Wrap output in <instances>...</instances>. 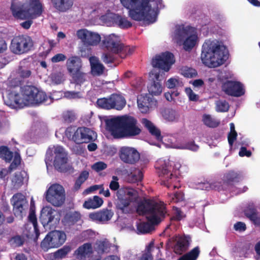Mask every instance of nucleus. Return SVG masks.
Listing matches in <instances>:
<instances>
[{"instance_id": "f257e3e1", "label": "nucleus", "mask_w": 260, "mask_h": 260, "mask_svg": "<svg viewBox=\"0 0 260 260\" xmlns=\"http://www.w3.org/2000/svg\"><path fill=\"white\" fill-rule=\"evenodd\" d=\"M58 98L53 95L48 97L45 92L34 86L27 85L14 89L8 93L4 101L5 104L12 108H23L24 106L37 105L43 103L47 104L52 102V100Z\"/></svg>"}, {"instance_id": "f03ea898", "label": "nucleus", "mask_w": 260, "mask_h": 260, "mask_svg": "<svg viewBox=\"0 0 260 260\" xmlns=\"http://www.w3.org/2000/svg\"><path fill=\"white\" fill-rule=\"evenodd\" d=\"M132 19L152 24L156 21L161 0H119Z\"/></svg>"}, {"instance_id": "7ed1b4c3", "label": "nucleus", "mask_w": 260, "mask_h": 260, "mask_svg": "<svg viewBox=\"0 0 260 260\" xmlns=\"http://www.w3.org/2000/svg\"><path fill=\"white\" fill-rule=\"evenodd\" d=\"M228 58V50L224 44L215 39L205 41L202 48L201 59L209 68H216L223 64Z\"/></svg>"}, {"instance_id": "20e7f679", "label": "nucleus", "mask_w": 260, "mask_h": 260, "mask_svg": "<svg viewBox=\"0 0 260 260\" xmlns=\"http://www.w3.org/2000/svg\"><path fill=\"white\" fill-rule=\"evenodd\" d=\"M137 212L145 216L148 221L138 224L137 230L141 233L149 232L152 229V225L160 222L166 213L164 204L155 201L141 203L137 208Z\"/></svg>"}, {"instance_id": "39448f33", "label": "nucleus", "mask_w": 260, "mask_h": 260, "mask_svg": "<svg viewBox=\"0 0 260 260\" xmlns=\"http://www.w3.org/2000/svg\"><path fill=\"white\" fill-rule=\"evenodd\" d=\"M106 127L115 138H123L139 135L141 129L133 117L124 115L107 118Z\"/></svg>"}, {"instance_id": "423d86ee", "label": "nucleus", "mask_w": 260, "mask_h": 260, "mask_svg": "<svg viewBox=\"0 0 260 260\" xmlns=\"http://www.w3.org/2000/svg\"><path fill=\"white\" fill-rule=\"evenodd\" d=\"M117 7L111 2L101 4L90 12L89 19L94 22L100 20L103 23H114L122 28L131 27L132 23L127 18L113 13L117 11Z\"/></svg>"}, {"instance_id": "0eeeda50", "label": "nucleus", "mask_w": 260, "mask_h": 260, "mask_svg": "<svg viewBox=\"0 0 260 260\" xmlns=\"http://www.w3.org/2000/svg\"><path fill=\"white\" fill-rule=\"evenodd\" d=\"M172 38L174 42L183 50L190 51L199 44L200 34L197 28L179 25L176 26L172 32Z\"/></svg>"}, {"instance_id": "6e6552de", "label": "nucleus", "mask_w": 260, "mask_h": 260, "mask_svg": "<svg viewBox=\"0 0 260 260\" xmlns=\"http://www.w3.org/2000/svg\"><path fill=\"white\" fill-rule=\"evenodd\" d=\"M11 10L16 18L33 19L41 15L43 7L39 0H26L23 3L13 0Z\"/></svg>"}, {"instance_id": "1a4fd4ad", "label": "nucleus", "mask_w": 260, "mask_h": 260, "mask_svg": "<svg viewBox=\"0 0 260 260\" xmlns=\"http://www.w3.org/2000/svg\"><path fill=\"white\" fill-rule=\"evenodd\" d=\"M53 159L56 169L60 172L68 170L70 166L68 163L67 153L63 147L57 145L49 148L47 151L45 159L47 167L51 165Z\"/></svg>"}, {"instance_id": "9d476101", "label": "nucleus", "mask_w": 260, "mask_h": 260, "mask_svg": "<svg viewBox=\"0 0 260 260\" xmlns=\"http://www.w3.org/2000/svg\"><path fill=\"white\" fill-rule=\"evenodd\" d=\"M102 44L107 51L113 53H120L122 58L124 57L126 54H131L132 52L128 47L123 46L119 36L115 34L105 35Z\"/></svg>"}, {"instance_id": "9b49d317", "label": "nucleus", "mask_w": 260, "mask_h": 260, "mask_svg": "<svg viewBox=\"0 0 260 260\" xmlns=\"http://www.w3.org/2000/svg\"><path fill=\"white\" fill-rule=\"evenodd\" d=\"M65 135L69 139L77 143H87L96 138V134L94 132L85 127H68L66 131Z\"/></svg>"}, {"instance_id": "f8f14e48", "label": "nucleus", "mask_w": 260, "mask_h": 260, "mask_svg": "<svg viewBox=\"0 0 260 260\" xmlns=\"http://www.w3.org/2000/svg\"><path fill=\"white\" fill-rule=\"evenodd\" d=\"M47 202L54 207L61 206L66 199L65 190L63 186L58 183L50 184L44 194Z\"/></svg>"}, {"instance_id": "ddd939ff", "label": "nucleus", "mask_w": 260, "mask_h": 260, "mask_svg": "<svg viewBox=\"0 0 260 260\" xmlns=\"http://www.w3.org/2000/svg\"><path fill=\"white\" fill-rule=\"evenodd\" d=\"M67 70L77 86H80L86 81V75L81 71L82 62L77 56H72L67 61Z\"/></svg>"}, {"instance_id": "4468645a", "label": "nucleus", "mask_w": 260, "mask_h": 260, "mask_svg": "<svg viewBox=\"0 0 260 260\" xmlns=\"http://www.w3.org/2000/svg\"><path fill=\"white\" fill-rule=\"evenodd\" d=\"M66 240V234L60 231H53L49 233L41 244L42 249L46 251L50 248H57Z\"/></svg>"}, {"instance_id": "2eb2a0df", "label": "nucleus", "mask_w": 260, "mask_h": 260, "mask_svg": "<svg viewBox=\"0 0 260 260\" xmlns=\"http://www.w3.org/2000/svg\"><path fill=\"white\" fill-rule=\"evenodd\" d=\"M34 42L30 37L27 36H19L14 38L10 48L16 54H22L31 49Z\"/></svg>"}, {"instance_id": "dca6fc26", "label": "nucleus", "mask_w": 260, "mask_h": 260, "mask_svg": "<svg viewBox=\"0 0 260 260\" xmlns=\"http://www.w3.org/2000/svg\"><path fill=\"white\" fill-rule=\"evenodd\" d=\"M117 207L125 212L127 211L126 208L136 199L137 192L132 188H121L117 191Z\"/></svg>"}, {"instance_id": "f3484780", "label": "nucleus", "mask_w": 260, "mask_h": 260, "mask_svg": "<svg viewBox=\"0 0 260 260\" xmlns=\"http://www.w3.org/2000/svg\"><path fill=\"white\" fill-rule=\"evenodd\" d=\"M155 167L158 170L159 175H167L170 174L169 177H166L167 183H165L166 185L169 183V179L172 178L173 176L172 172H176L179 170L181 167V165L179 162L174 161L170 159L158 160L156 163Z\"/></svg>"}, {"instance_id": "a211bd4d", "label": "nucleus", "mask_w": 260, "mask_h": 260, "mask_svg": "<svg viewBox=\"0 0 260 260\" xmlns=\"http://www.w3.org/2000/svg\"><path fill=\"white\" fill-rule=\"evenodd\" d=\"M40 219L44 227L51 228L58 223L60 215L58 211L50 206H46L42 208Z\"/></svg>"}, {"instance_id": "6ab92c4d", "label": "nucleus", "mask_w": 260, "mask_h": 260, "mask_svg": "<svg viewBox=\"0 0 260 260\" xmlns=\"http://www.w3.org/2000/svg\"><path fill=\"white\" fill-rule=\"evenodd\" d=\"M175 62L173 54L170 52H166L156 55L152 59V64L155 68L168 72Z\"/></svg>"}, {"instance_id": "aec40b11", "label": "nucleus", "mask_w": 260, "mask_h": 260, "mask_svg": "<svg viewBox=\"0 0 260 260\" xmlns=\"http://www.w3.org/2000/svg\"><path fill=\"white\" fill-rule=\"evenodd\" d=\"M76 36L84 44L87 46H96L101 41L102 39L98 32L85 28L78 30Z\"/></svg>"}, {"instance_id": "412c9836", "label": "nucleus", "mask_w": 260, "mask_h": 260, "mask_svg": "<svg viewBox=\"0 0 260 260\" xmlns=\"http://www.w3.org/2000/svg\"><path fill=\"white\" fill-rule=\"evenodd\" d=\"M11 203L15 216L22 218L25 215L28 207V202L25 196L20 193L14 194L11 199Z\"/></svg>"}, {"instance_id": "4be33fe9", "label": "nucleus", "mask_w": 260, "mask_h": 260, "mask_svg": "<svg viewBox=\"0 0 260 260\" xmlns=\"http://www.w3.org/2000/svg\"><path fill=\"white\" fill-rule=\"evenodd\" d=\"M222 90L228 95L240 96L244 94V86L240 82L236 80L225 81L222 85Z\"/></svg>"}, {"instance_id": "5701e85b", "label": "nucleus", "mask_w": 260, "mask_h": 260, "mask_svg": "<svg viewBox=\"0 0 260 260\" xmlns=\"http://www.w3.org/2000/svg\"><path fill=\"white\" fill-rule=\"evenodd\" d=\"M150 82L148 86V90L150 94L157 96L160 95L164 87L161 83L159 72L153 70L149 74Z\"/></svg>"}, {"instance_id": "b1692460", "label": "nucleus", "mask_w": 260, "mask_h": 260, "mask_svg": "<svg viewBox=\"0 0 260 260\" xmlns=\"http://www.w3.org/2000/svg\"><path fill=\"white\" fill-rule=\"evenodd\" d=\"M119 156L122 161L128 164H134L140 159L139 153L132 147H121L119 151Z\"/></svg>"}, {"instance_id": "393cba45", "label": "nucleus", "mask_w": 260, "mask_h": 260, "mask_svg": "<svg viewBox=\"0 0 260 260\" xmlns=\"http://www.w3.org/2000/svg\"><path fill=\"white\" fill-rule=\"evenodd\" d=\"M0 157L6 162H10L13 158V161L10 166V171L15 169L20 163V156L18 153L13 154L5 146L0 147Z\"/></svg>"}, {"instance_id": "a878e982", "label": "nucleus", "mask_w": 260, "mask_h": 260, "mask_svg": "<svg viewBox=\"0 0 260 260\" xmlns=\"http://www.w3.org/2000/svg\"><path fill=\"white\" fill-rule=\"evenodd\" d=\"M233 74L229 71H213L210 75L207 81L210 85H218L220 83L232 79Z\"/></svg>"}, {"instance_id": "bb28decb", "label": "nucleus", "mask_w": 260, "mask_h": 260, "mask_svg": "<svg viewBox=\"0 0 260 260\" xmlns=\"http://www.w3.org/2000/svg\"><path fill=\"white\" fill-rule=\"evenodd\" d=\"M113 215L114 213L111 210L103 209L90 213L89 217L92 221L105 223L110 220Z\"/></svg>"}, {"instance_id": "cd10ccee", "label": "nucleus", "mask_w": 260, "mask_h": 260, "mask_svg": "<svg viewBox=\"0 0 260 260\" xmlns=\"http://www.w3.org/2000/svg\"><path fill=\"white\" fill-rule=\"evenodd\" d=\"M89 60L91 67V73L92 75L100 76L104 73L105 67L97 57L95 56L90 57Z\"/></svg>"}, {"instance_id": "c85d7f7f", "label": "nucleus", "mask_w": 260, "mask_h": 260, "mask_svg": "<svg viewBox=\"0 0 260 260\" xmlns=\"http://www.w3.org/2000/svg\"><path fill=\"white\" fill-rule=\"evenodd\" d=\"M151 102V99L147 94H141L138 96V106L142 113H146L148 111Z\"/></svg>"}, {"instance_id": "c756f323", "label": "nucleus", "mask_w": 260, "mask_h": 260, "mask_svg": "<svg viewBox=\"0 0 260 260\" xmlns=\"http://www.w3.org/2000/svg\"><path fill=\"white\" fill-rule=\"evenodd\" d=\"M93 252L91 244L85 243L80 246L75 251V255L79 259H84L88 257Z\"/></svg>"}, {"instance_id": "7c9ffc66", "label": "nucleus", "mask_w": 260, "mask_h": 260, "mask_svg": "<svg viewBox=\"0 0 260 260\" xmlns=\"http://www.w3.org/2000/svg\"><path fill=\"white\" fill-rule=\"evenodd\" d=\"M111 247L115 248V250L117 249L116 246H112L111 244L106 239L97 241L94 245L95 250L99 253L110 252Z\"/></svg>"}, {"instance_id": "2f4dec72", "label": "nucleus", "mask_w": 260, "mask_h": 260, "mask_svg": "<svg viewBox=\"0 0 260 260\" xmlns=\"http://www.w3.org/2000/svg\"><path fill=\"white\" fill-rule=\"evenodd\" d=\"M103 204V200L100 197L95 196L86 200L83 207L87 209H94L100 207Z\"/></svg>"}, {"instance_id": "473e14b6", "label": "nucleus", "mask_w": 260, "mask_h": 260, "mask_svg": "<svg viewBox=\"0 0 260 260\" xmlns=\"http://www.w3.org/2000/svg\"><path fill=\"white\" fill-rule=\"evenodd\" d=\"M188 247L187 240L183 237H177L175 238L174 250L176 253L181 254L185 251Z\"/></svg>"}, {"instance_id": "72a5a7b5", "label": "nucleus", "mask_w": 260, "mask_h": 260, "mask_svg": "<svg viewBox=\"0 0 260 260\" xmlns=\"http://www.w3.org/2000/svg\"><path fill=\"white\" fill-rule=\"evenodd\" d=\"M28 179L27 173L24 171L17 172L13 177L12 181L15 188H19Z\"/></svg>"}, {"instance_id": "f704fd0d", "label": "nucleus", "mask_w": 260, "mask_h": 260, "mask_svg": "<svg viewBox=\"0 0 260 260\" xmlns=\"http://www.w3.org/2000/svg\"><path fill=\"white\" fill-rule=\"evenodd\" d=\"M80 218L81 215L79 212L71 211L66 214L62 222L66 225H71L78 221Z\"/></svg>"}, {"instance_id": "c9c22d12", "label": "nucleus", "mask_w": 260, "mask_h": 260, "mask_svg": "<svg viewBox=\"0 0 260 260\" xmlns=\"http://www.w3.org/2000/svg\"><path fill=\"white\" fill-rule=\"evenodd\" d=\"M54 7L59 11H66L71 8L73 0H52Z\"/></svg>"}, {"instance_id": "e433bc0d", "label": "nucleus", "mask_w": 260, "mask_h": 260, "mask_svg": "<svg viewBox=\"0 0 260 260\" xmlns=\"http://www.w3.org/2000/svg\"><path fill=\"white\" fill-rule=\"evenodd\" d=\"M111 103L113 104V109H115L118 110H121L126 104L125 100L121 95L112 94L111 96Z\"/></svg>"}, {"instance_id": "4c0bfd02", "label": "nucleus", "mask_w": 260, "mask_h": 260, "mask_svg": "<svg viewBox=\"0 0 260 260\" xmlns=\"http://www.w3.org/2000/svg\"><path fill=\"white\" fill-rule=\"evenodd\" d=\"M143 124L149 130V132L154 136L158 140H161L160 132L153 123L146 119H143L142 120Z\"/></svg>"}, {"instance_id": "58836bf2", "label": "nucleus", "mask_w": 260, "mask_h": 260, "mask_svg": "<svg viewBox=\"0 0 260 260\" xmlns=\"http://www.w3.org/2000/svg\"><path fill=\"white\" fill-rule=\"evenodd\" d=\"M164 118L169 122H177L179 121L180 115L176 111L172 109L165 110L162 113Z\"/></svg>"}, {"instance_id": "ea45409f", "label": "nucleus", "mask_w": 260, "mask_h": 260, "mask_svg": "<svg viewBox=\"0 0 260 260\" xmlns=\"http://www.w3.org/2000/svg\"><path fill=\"white\" fill-rule=\"evenodd\" d=\"M143 178V173L142 171L137 169L131 170L128 174V179L129 182L135 183L141 181Z\"/></svg>"}, {"instance_id": "a19ab883", "label": "nucleus", "mask_w": 260, "mask_h": 260, "mask_svg": "<svg viewBox=\"0 0 260 260\" xmlns=\"http://www.w3.org/2000/svg\"><path fill=\"white\" fill-rule=\"evenodd\" d=\"M238 174L234 172L231 171L225 174L223 178V185L221 189H226L229 184L238 178Z\"/></svg>"}, {"instance_id": "79ce46f5", "label": "nucleus", "mask_w": 260, "mask_h": 260, "mask_svg": "<svg viewBox=\"0 0 260 260\" xmlns=\"http://www.w3.org/2000/svg\"><path fill=\"white\" fill-rule=\"evenodd\" d=\"M170 147L180 149H189L192 151H197L199 147L198 145L195 144L193 142H189L185 144H172L169 145Z\"/></svg>"}, {"instance_id": "37998d69", "label": "nucleus", "mask_w": 260, "mask_h": 260, "mask_svg": "<svg viewBox=\"0 0 260 260\" xmlns=\"http://www.w3.org/2000/svg\"><path fill=\"white\" fill-rule=\"evenodd\" d=\"M89 172L86 170L83 171L80 174L79 177L77 179L74 188V189L77 190L81 187L82 184L89 177Z\"/></svg>"}, {"instance_id": "c03bdc74", "label": "nucleus", "mask_w": 260, "mask_h": 260, "mask_svg": "<svg viewBox=\"0 0 260 260\" xmlns=\"http://www.w3.org/2000/svg\"><path fill=\"white\" fill-rule=\"evenodd\" d=\"M166 86L169 89H172L183 86V82L178 77H174L166 81Z\"/></svg>"}, {"instance_id": "a18cd8bd", "label": "nucleus", "mask_w": 260, "mask_h": 260, "mask_svg": "<svg viewBox=\"0 0 260 260\" xmlns=\"http://www.w3.org/2000/svg\"><path fill=\"white\" fill-rule=\"evenodd\" d=\"M179 73L184 77L191 78L197 76V72L193 68L188 67H183L180 70Z\"/></svg>"}, {"instance_id": "49530a36", "label": "nucleus", "mask_w": 260, "mask_h": 260, "mask_svg": "<svg viewBox=\"0 0 260 260\" xmlns=\"http://www.w3.org/2000/svg\"><path fill=\"white\" fill-rule=\"evenodd\" d=\"M245 214L256 225H260V217L253 209H247L245 210Z\"/></svg>"}, {"instance_id": "de8ad7c7", "label": "nucleus", "mask_w": 260, "mask_h": 260, "mask_svg": "<svg viewBox=\"0 0 260 260\" xmlns=\"http://www.w3.org/2000/svg\"><path fill=\"white\" fill-rule=\"evenodd\" d=\"M96 104L98 106L103 109H113V104L111 103V96L108 98H104L99 99L98 100Z\"/></svg>"}, {"instance_id": "09e8293b", "label": "nucleus", "mask_w": 260, "mask_h": 260, "mask_svg": "<svg viewBox=\"0 0 260 260\" xmlns=\"http://www.w3.org/2000/svg\"><path fill=\"white\" fill-rule=\"evenodd\" d=\"M203 121L207 126L211 127H215L218 125L219 122L213 118L211 115L205 114L203 116Z\"/></svg>"}, {"instance_id": "8fccbe9b", "label": "nucleus", "mask_w": 260, "mask_h": 260, "mask_svg": "<svg viewBox=\"0 0 260 260\" xmlns=\"http://www.w3.org/2000/svg\"><path fill=\"white\" fill-rule=\"evenodd\" d=\"M71 250L70 247L65 246L54 252V257L55 259H57L64 258L70 252Z\"/></svg>"}, {"instance_id": "3c124183", "label": "nucleus", "mask_w": 260, "mask_h": 260, "mask_svg": "<svg viewBox=\"0 0 260 260\" xmlns=\"http://www.w3.org/2000/svg\"><path fill=\"white\" fill-rule=\"evenodd\" d=\"M199 253V248L196 247L189 253L181 257L179 260H196L198 257Z\"/></svg>"}, {"instance_id": "603ef678", "label": "nucleus", "mask_w": 260, "mask_h": 260, "mask_svg": "<svg viewBox=\"0 0 260 260\" xmlns=\"http://www.w3.org/2000/svg\"><path fill=\"white\" fill-rule=\"evenodd\" d=\"M28 219L32 224L34 231L36 234V238H38L40 235V233L37 228V221L35 213V211L32 209H30L29 214L28 216Z\"/></svg>"}, {"instance_id": "864d4df0", "label": "nucleus", "mask_w": 260, "mask_h": 260, "mask_svg": "<svg viewBox=\"0 0 260 260\" xmlns=\"http://www.w3.org/2000/svg\"><path fill=\"white\" fill-rule=\"evenodd\" d=\"M52 83L59 84L62 83L65 80L64 74L61 72L54 73L50 76Z\"/></svg>"}, {"instance_id": "5fc2aeb1", "label": "nucleus", "mask_w": 260, "mask_h": 260, "mask_svg": "<svg viewBox=\"0 0 260 260\" xmlns=\"http://www.w3.org/2000/svg\"><path fill=\"white\" fill-rule=\"evenodd\" d=\"M26 60H24L20 62L21 66L18 70V76L22 78H28L31 74L30 71L27 68L23 67V65L25 64Z\"/></svg>"}, {"instance_id": "6e6d98bb", "label": "nucleus", "mask_w": 260, "mask_h": 260, "mask_svg": "<svg viewBox=\"0 0 260 260\" xmlns=\"http://www.w3.org/2000/svg\"><path fill=\"white\" fill-rule=\"evenodd\" d=\"M184 91L189 101L197 102L199 100V95L196 94L191 88L186 87L184 89Z\"/></svg>"}, {"instance_id": "4d7b16f0", "label": "nucleus", "mask_w": 260, "mask_h": 260, "mask_svg": "<svg viewBox=\"0 0 260 260\" xmlns=\"http://www.w3.org/2000/svg\"><path fill=\"white\" fill-rule=\"evenodd\" d=\"M237 134L235 129V125L233 123H230V133L228 136V141L231 146H232L234 141L236 140Z\"/></svg>"}, {"instance_id": "13d9d810", "label": "nucleus", "mask_w": 260, "mask_h": 260, "mask_svg": "<svg viewBox=\"0 0 260 260\" xmlns=\"http://www.w3.org/2000/svg\"><path fill=\"white\" fill-rule=\"evenodd\" d=\"M216 108L218 112H226L229 108V105L225 101L219 100L216 103Z\"/></svg>"}, {"instance_id": "bf43d9fd", "label": "nucleus", "mask_w": 260, "mask_h": 260, "mask_svg": "<svg viewBox=\"0 0 260 260\" xmlns=\"http://www.w3.org/2000/svg\"><path fill=\"white\" fill-rule=\"evenodd\" d=\"M24 240L19 236L13 237L10 241L11 245L14 247L21 246L24 243Z\"/></svg>"}, {"instance_id": "052dcab7", "label": "nucleus", "mask_w": 260, "mask_h": 260, "mask_svg": "<svg viewBox=\"0 0 260 260\" xmlns=\"http://www.w3.org/2000/svg\"><path fill=\"white\" fill-rule=\"evenodd\" d=\"M107 167V166L105 163L102 161H99L94 164L91 166V168L96 172H99L105 169Z\"/></svg>"}, {"instance_id": "680f3d73", "label": "nucleus", "mask_w": 260, "mask_h": 260, "mask_svg": "<svg viewBox=\"0 0 260 260\" xmlns=\"http://www.w3.org/2000/svg\"><path fill=\"white\" fill-rule=\"evenodd\" d=\"M63 118L65 120L71 122L76 118V114L73 111H67L63 113Z\"/></svg>"}, {"instance_id": "e2e57ef3", "label": "nucleus", "mask_w": 260, "mask_h": 260, "mask_svg": "<svg viewBox=\"0 0 260 260\" xmlns=\"http://www.w3.org/2000/svg\"><path fill=\"white\" fill-rule=\"evenodd\" d=\"M118 178L117 176H113L112 177V180L110 182L109 184L110 188L112 190H116L119 187V184L118 182Z\"/></svg>"}, {"instance_id": "0e129e2a", "label": "nucleus", "mask_w": 260, "mask_h": 260, "mask_svg": "<svg viewBox=\"0 0 260 260\" xmlns=\"http://www.w3.org/2000/svg\"><path fill=\"white\" fill-rule=\"evenodd\" d=\"M64 96L68 99H76L82 97V94L79 92L67 91L64 93Z\"/></svg>"}, {"instance_id": "69168bd1", "label": "nucleus", "mask_w": 260, "mask_h": 260, "mask_svg": "<svg viewBox=\"0 0 260 260\" xmlns=\"http://www.w3.org/2000/svg\"><path fill=\"white\" fill-rule=\"evenodd\" d=\"M103 187V184L94 185L91 186L89 187V188L86 189L83 192V194L84 195H87L88 194H89V193L92 192L93 191H94L95 190H96L99 189H101V188H102Z\"/></svg>"}, {"instance_id": "338daca9", "label": "nucleus", "mask_w": 260, "mask_h": 260, "mask_svg": "<svg viewBox=\"0 0 260 260\" xmlns=\"http://www.w3.org/2000/svg\"><path fill=\"white\" fill-rule=\"evenodd\" d=\"M66 59V56L62 53H58L55 55L51 58V61L53 63L58 62L64 61Z\"/></svg>"}, {"instance_id": "774afa93", "label": "nucleus", "mask_w": 260, "mask_h": 260, "mask_svg": "<svg viewBox=\"0 0 260 260\" xmlns=\"http://www.w3.org/2000/svg\"><path fill=\"white\" fill-rule=\"evenodd\" d=\"M173 212H174L173 218L175 220H180L184 217V215L178 208H174Z\"/></svg>"}]
</instances>
